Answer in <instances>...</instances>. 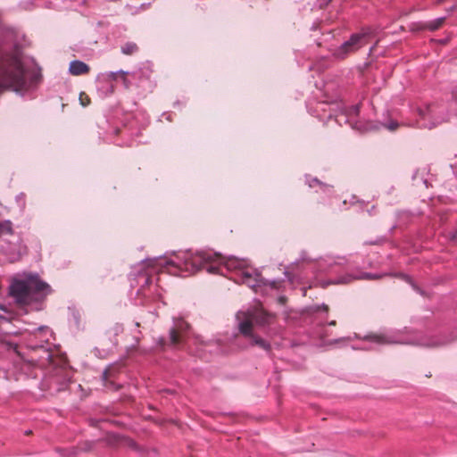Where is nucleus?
<instances>
[{"mask_svg": "<svg viewBox=\"0 0 457 457\" xmlns=\"http://www.w3.org/2000/svg\"><path fill=\"white\" fill-rule=\"evenodd\" d=\"M69 71L73 76L85 75L90 71V67L87 63L76 60L70 63Z\"/></svg>", "mask_w": 457, "mask_h": 457, "instance_id": "7", "label": "nucleus"}, {"mask_svg": "<svg viewBox=\"0 0 457 457\" xmlns=\"http://www.w3.org/2000/svg\"><path fill=\"white\" fill-rule=\"evenodd\" d=\"M378 278V276H376V275H372V274H370V273H365V274L361 277V278H367V279H374V278Z\"/></svg>", "mask_w": 457, "mask_h": 457, "instance_id": "19", "label": "nucleus"}, {"mask_svg": "<svg viewBox=\"0 0 457 457\" xmlns=\"http://www.w3.org/2000/svg\"><path fill=\"white\" fill-rule=\"evenodd\" d=\"M12 234V222L9 220L0 221V238L4 236H11L13 237Z\"/></svg>", "mask_w": 457, "mask_h": 457, "instance_id": "11", "label": "nucleus"}, {"mask_svg": "<svg viewBox=\"0 0 457 457\" xmlns=\"http://www.w3.org/2000/svg\"><path fill=\"white\" fill-rule=\"evenodd\" d=\"M0 247L12 262L18 261L26 253V247L22 245L18 237L14 238V240L1 239Z\"/></svg>", "mask_w": 457, "mask_h": 457, "instance_id": "5", "label": "nucleus"}, {"mask_svg": "<svg viewBox=\"0 0 457 457\" xmlns=\"http://www.w3.org/2000/svg\"><path fill=\"white\" fill-rule=\"evenodd\" d=\"M336 324H337V323H336V320H332V321H330V322H329V325H330V326H336Z\"/></svg>", "mask_w": 457, "mask_h": 457, "instance_id": "23", "label": "nucleus"}, {"mask_svg": "<svg viewBox=\"0 0 457 457\" xmlns=\"http://www.w3.org/2000/svg\"><path fill=\"white\" fill-rule=\"evenodd\" d=\"M426 22H415L411 25V29L412 31H420V30H425L428 29L427 27H425Z\"/></svg>", "mask_w": 457, "mask_h": 457, "instance_id": "16", "label": "nucleus"}, {"mask_svg": "<svg viewBox=\"0 0 457 457\" xmlns=\"http://www.w3.org/2000/svg\"><path fill=\"white\" fill-rule=\"evenodd\" d=\"M79 99L83 106H87L90 103L89 97L84 92L80 94Z\"/></svg>", "mask_w": 457, "mask_h": 457, "instance_id": "17", "label": "nucleus"}, {"mask_svg": "<svg viewBox=\"0 0 457 457\" xmlns=\"http://www.w3.org/2000/svg\"><path fill=\"white\" fill-rule=\"evenodd\" d=\"M122 327L120 325H116L114 328H113V330H114V334L115 336H117L120 332L122 331Z\"/></svg>", "mask_w": 457, "mask_h": 457, "instance_id": "20", "label": "nucleus"}, {"mask_svg": "<svg viewBox=\"0 0 457 457\" xmlns=\"http://www.w3.org/2000/svg\"><path fill=\"white\" fill-rule=\"evenodd\" d=\"M170 343L174 345L180 343V336L176 328H172L170 330Z\"/></svg>", "mask_w": 457, "mask_h": 457, "instance_id": "15", "label": "nucleus"}, {"mask_svg": "<svg viewBox=\"0 0 457 457\" xmlns=\"http://www.w3.org/2000/svg\"><path fill=\"white\" fill-rule=\"evenodd\" d=\"M272 316L262 308H254L247 312H240L237 314L239 320L238 329L242 335H251L253 325L260 327L270 324Z\"/></svg>", "mask_w": 457, "mask_h": 457, "instance_id": "3", "label": "nucleus"}, {"mask_svg": "<svg viewBox=\"0 0 457 457\" xmlns=\"http://www.w3.org/2000/svg\"><path fill=\"white\" fill-rule=\"evenodd\" d=\"M212 261V256L210 253L201 252L197 253L194 259L195 263H198L202 268H205V265ZM209 270L208 267H206Z\"/></svg>", "mask_w": 457, "mask_h": 457, "instance_id": "10", "label": "nucleus"}, {"mask_svg": "<svg viewBox=\"0 0 457 457\" xmlns=\"http://www.w3.org/2000/svg\"><path fill=\"white\" fill-rule=\"evenodd\" d=\"M129 445H130L131 447H136V443H135V442H133V441H131V440H129Z\"/></svg>", "mask_w": 457, "mask_h": 457, "instance_id": "22", "label": "nucleus"}, {"mask_svg": "<svg viewBox=\"0 0 457 457\" xmlns=\"http://www.w3.org/2000/svg\"><path fill=\"white\" fill-rule=\"evenodd\" d=\"M107 375H108V371H105V372L104 373V379H107Z\"/></svg>", "mask_w": 457, "mask_h": 457, "instance_id": "24", "label": "nucleus"}, {"mask_svg": "<svg viewBox=\"0 0 457 457\" xmlns=\"http://www.w3.org/2000/svg\"><path fill=\"white\" fill-rule=\"evenodd\" d=\"M49 286L36 277H29L25 279L12 278L10 285V294L20 303H28L32 299L34 293L45 292Z\"/></svg>", "mask_w": 457, "mask_h": 457, "instance_id": "2", "label": "nucleus"}, {"mask_svg": "<svg viewBox=\"0 0 457 457\" xmlns=\"http://www.w3.org/2000/svg\"><path fill=\"white\" fill-rule=\"evenodd\" d=\"M23 83L24 72L20 59L13 54L7 55L0 63V92Z\"/></svg>", "mask_w": 457, "mask_h": 457, "instance_id": "1", "label": "nucleus"}, {"mask_svg": "<svg viewBox=\"0 0 457 457\" xmlns=\"http://www.w3.org/2000/svg\"><path fill=\"white\" fill-rule=\"evenodd\" d=\"M246 337H249L251 339V345L259 346L260 348L263 349L264 351L270 353L271 351V346L269 342L262 338L261 337L255 335L251 331V335H244Z\"/></svg>", "mask_w": 457, "mask_h": 457, "instance_id": "8", "label": "nucleus"}, {"mask_svg": "<svg viewBox=\"0 0 457 457\" xmlns=\"http://www.w3.org/2000/svg\"><path fill=\"white\" fill-rule=\"evenodd\" d=\"M367 44V35L365 33H357L351 36L349 40L345 41L338 47L334 55L337 58L345 59L348 54H353Z\"/></svg>", "mask_w": 457, "mask_h": 457, "instance_id": "4", "label": "nucleus"}, {"mask_svg": "<svg viewBox=\"0 0 457 457\" xmlns=\"http://www.w3.org/2000/svg\"><path fill=\"white\" fill-rule=\"evenodd\" d=\"M368 339H370L372 342L378 343V344H390L392 341H390L385 335L383 334H371L367 337Z\"/></svg>", "mask_w": 457, "mask_h": 457, "instance_id": "14", "label": "nucleus"}, {"mask_svg": "<svg viewBox=\"0 0 457 457\" xmlns=\"http://www.w3.org/2000/svg\"><path fill=\"white\" fill-rule=\"evenodd\" d=\"M127 74L128 73L123 71H120L117 72L111 71L106 74V80L116 81L117 79H120L123 81L125 87H129Z\"/></svg>", "mask_w": 457, "mask_h": 457, "instance_id": "9", "label": "nucleus"}, {"mask_svg": "<svg viewBox=\"0 0 457 457\" xmlns=\"http://www.w3.org/2000/svg\"><path fill=\"white\" fill-rule=\"evenodd\" d=\"M138 51V46L136 43L127 42L121 46V52L126 55H132Z\"/></svg>", "mask_w": 457, "mask_h": 457, "instance_id": "13", "label": "nucleus"}, {"mask_svg": "<svg viewBox=\"0 0 457 457\" xmlns=\"http://www.w3.org/2000/svg\"><path fill=\"white\" fill-rule=\"evenodd\" d=\"M445 18H438L434 21H427L425 27L428 28V30L436 31L445 24Z\"/></svg>", "mask_w": 457, "mask_h": 457, "instance_id": "12", "label": "nucleus"}, {"mask_svg": "<svg viewBox=\"0 0 457 457\" xmlns=\"http://www.w3.org/2000/svg\"><path fill=\"white\" fill-rule=\"evenodd\" d=\"M398 123L397 122H391L388 126H387V129L391 131H395L397 128H398Z\"/></svg>", "mask_w": 457, "mask_h": 457, "instance_id": "18", "label": "nucleus"}, {"mask_svg": "<svg viewBox=\"0 0 457 457\" xmlns=\"http://www.w3.org/2000/svg\"><path fill=\"white\" fill-rule=\"evenodd\" d=\"M240 282L242 284L246 285L250 288L256 291L257 287H260L261 283V275L258 273H250L249 271H242L241 277H240Z\"/></svg>", "mask_w": 457, "mask_h": 457, "instance_id": "6", "label": "nucleus"}, {"mask_svg": "<svg viewBox=\"0 0 457 457\" xmlns=\"http://www.w3.org/2000/svg\"><path fill=\"white\" fill-rule=\"evenodd\" d=\"M321 308H322V310H324V311H326V312H328V305H326V304H323Z\"/></svg>", "mask_w": 457, "mask_h": 457, "instance_id": "21", "label": "nucleus"}]
</instances>
